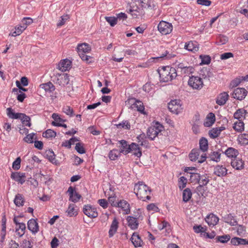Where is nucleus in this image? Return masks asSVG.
<instances>
[{
	"label": "nucleus",
	"instance_id": "nucleus-1",
	"mask_svg": "<svg viewBox=\"0 0 248 248\" xmlns=\"http://www.w3.org/2000/svg\"><path fill=\"white\" fill-rule=\"evenodd\" d=\"M134 191L138 198L142 201L151 199V189L142 182H139L135 185Z\"/></svg>",
	"mask_w": 248,
	"mask_h": 248
},
{
	"label": "nucleus",
	"instance_id": "nucleus-2",
	"mask_svg": "<svg viewBox=\"0 0 248 248\" xmlns=\"http://www.w3.org/2000/svg\"><path fill=\"white\" fill-rule=\"evenodd\" d=\"M158 72L161 81L164 82L172 80L177 75L175 69L169 66L163 67Z\"/></svg>",
	"mask_w": 248,
	"mask_h": 248
},
{
	"label": "nucleus",
	"instance_id": "nucleus-3",
	"mask_svg": "<svg viewBox=\"0 0 248 248\" xmlns=\"http://www.w3.org/2000/svg\"><path fill=\"white\" fill-rule=\"evenodd\" d=\"M137 211V214H135L134 217L127 216L126 217L127 225L133 230H136L138 228L139 224L138 220H142L143 217L140 210L139 209Z\"/></svg>",
	"mask_w": 248,
	"mask_h": 248
},
{
	"label": "nucleus",
	"instance_id": "nucleus-4",
	"mask_svg": "<svg viewBox=\"0 0 248 248\" xmlns=\"http://www.w3.org/2000/svg\"><path fill=\"white\" fill-rule=\"evenodd\" d=\"M158 31L162 34L166 35L170 33L172 30V25L171 23L164 21H161L158 24Z\"/></svg>",
	"mask_w": 248,
	"mask_h": 248
},
{
	"label": "nucleus",
	"instance_id": "nucleus-5",
	"mask_svg": "<svg viewBox=\"0 0 248 248\" xmlns=\"http://www.w3.org/2000/svg\"><path fill=\"white\" fill-rule=\"evenodd\" d=\"M188 85L194 89L200 90L203 87L202 79L199 77L192 76L189 78Z\"/></svg>",
	"mask_w": 248,
	"mask_h": 248
},
{
	"label": "nucleus",
	"instance_id": "nucleus-6",
	"mask_svg": "<svg viewBox=\"0 0 248 248\" xmlns=\"http://www.w3.org/2000/svg\"><path fill=\"white\" fill-rule=\"evenodd\" d=\"M247 93L248 92L245 88H237L234 90L232 96L233 98L241 101L245 99Z\"/></svg>",
	"mask_w": 248,
	"mask_h": 248
},
{
	"label": "nucleus",
	"instance_id": "nucleus-7",
	"mask_svg": "<svg viewBox=\"0 0 248 248\" xmlns=\"http://www.w3.org/2000/svg\"><path fill=\"white\" fill-rule=\"evenodd\" d=\"M67 192L69 195V200L74 203L78 202L81 198V195L76 191V188L71 186L69 187Z\"/></svg>",
	"mask_w": 248,
	"mask_h": 248
},
{
	"label": "nucleus",
	"instance_id": "nucleus-8",
	"mask_svg": "<svg viewBox=\"0 0 248 248\" xmlns=\"http://www.w3.org/2000/svg\"><path fill=\"white\" fill-rule=\"evenodd\" d=\"M168 108L171 112L178 114L180 112L181 106L180 105V101L177 100H171L168 103Z\"/></svg>",
	"mask_w": 248,
	"mask_h": 248
},
{
	"label": "nucleus",
	"instance_id": "nucleus-9",
	"mask_svg": "<svg viewBox=\"0 0 248 248\" xmlns=\"http://www.w3.org/2000/svg\"><path fill=\"white\" fill-rule=\"evenodd\" d=\"M83 213L91 218H95L98 216V213L96 208L90 205H85L83 209Z\"/></svg>",
	"mask_w": 248,
	"mask_h": 248
},
{
	"label": "nucleus",
	"instance_id": "nucleus-10",
	"mask_svg": "<svg viewBox=\"0 0 248 248\" xmlns=\"http://www.w3.org/2000/svg\"><path fill=\"white\" fill-rule=\"evenodd\" d=\"M11 178L21 184H23L26 181L25 173H21L20 172H12Z\"/></svg>",
	"mask_w": 248,
	"mask_h": 248
},
{
	"label": "nucleus",
	"instance_id": "nucleus-11",
	"mask_svg": "<svg viewBox=\"0 0 248 248\" xmlns=\"http://www.w3.org/2000/svg\"><path fill=\"white\" fill-rule=\"evenodd\" d=\"M231 165L235 170H241L244 168L245 164L242 159L236 157L232 160Z\"/></svg>",
	"mask_w": 248,
	"mask_h": 248
},
{
	"label": "nucleus",
	"instance_id": "nucleus-12",
	"mask_svg": "<svg viewBox=\"0 0 248 248\" xmlns=\"http://www.w3.org/2000/svg\"><path fill=\"white\" fill-rule=\"evenodd\" d=\"M120 145L119 146L120 153L124 155H127L130 152L131 144H128L127 142L125 140L119 141Z\"/></svg>",
	"mask_w": 248,
	"mask_h": 248
},
{
	"label": "nucleus",
	"instance_id": "nucleus-13",
	"mask_svg": "<svg viewBox=\"0 0 248 248\" xmlns=\"http://www.w3.org/2000/svg\"><path fill=\"white\" fill-rule=\"evenodd\" d=\"M184 48L189 51L195 52L199 50V44L196 41H190L186 43Z\"/></svg>",
	"mask_w": 248,
	"mask_h": 248
},
{
	"label": "nucleus",
	"instance_id": "nucleus-14",
	"mask_svg": "<svg viewBox=\"0 0 248 248\" xmlns=\"http://www.w3.org/2000/svg\"><path fill=\"white\" fill-rule=\"evenodd\" d=\"M28 229L33 233L35 234L39 231V226L36 220L31 218L30 219L27 223Z\"/></svg>",
	"mask_w": 248,
	"mask_h": 248
},
{
	"label": "nucleus",
	"instance_id": "nucleus-15",
	"mask_svg": "<svg viewBox=\"0 0 248 248\" xmlns=\"http://www.w3.org/2000/svg\"><path fill=\"white\" fill-rule=\"evenodd\" d=\"M227 169L222 165H217L214 170V174L218 177H223L227 174Z\"/></svg>",
	"mask_w": 248,
	"mask_h": 248
},
{
	"label": "nucleus",
	"instance_id": "nucleus-16",
	"mask_svg": "<svg viewBox=\"0 0 248 248\" xmlns=\"http://www.w3.org/2000/svg\"><path fill=\"white\" fill-rule=\"evenodd\" d=\"M71 67V62L66 59L61 61L58 65V68L62 71H66Z\"/></svg>",
	"mask_w": 248,
	"mask_h": 248
},
{
	"label": "nucleus",
	"instance_id": "nucleus-17",
	"mask_svg": "<svg viewBox=\"0 0 248 248\" xmlns=\"http://www.w3.org/2000/svg\"><path fill=\"white\" fill-rule=\"evenodd\" d=\"M222 220L225 223L229 224L232 226H236L237 225V221L231 214L225 215L222 217Z\"/></svg>",
	"mask_w": 248,
	"mask_h": 248
},
{
	"label": "nucleus",
	"instance_id": "nucleus-18",
	"mask_svg": "<svg viewBox=\"0 0 248 248\" xmlns=\"http://www.w3.org/2000/svg\"><path fill=\"white\" fill-rule=\"evenodd\" d=\"M117 207L121 208L124 212V214H129L130 213V204L125 200H121L117 204Z\"/></svg>",
	"mask_w": 248,
	"mask_h": 248
},
{
	"label": "nucleus",
	"instance_id": "nucleus-19",
	"mask_svg": "<svg viewBox=\"0 0 248 248\" xmlns=\"http://www.w3.org/2000/svg\"><path fill=\"white\" fill-rule=\"evenodd\" d=\"M119 222L116 217H114L111 224L109 230L108 231V235L109 237H112L116 232L118 228Z\"/></svg>",
	"mask_w": 248,
	"mask_h": 248
},
{
	"label": "nucleus",
	"instance_id": "nucleus-20",
	"mask_svg": "<svg viewBox=\"0 0 248 248\" xmlns=\"http://www.w3.org/2000/svg\"><path fill=\"white\" fill-rule=\"evenodd\" d=\"M229 95L226 92L221 93L216 99V103L220 106L224 105L228 100Z\"/></svg>",
	"mask_w": 248,
	"mask_h": 248
},
{
	"label": "nucleus",
	"instance_id": "nucleus-21",
	"mask_svg": "<svg viewBox=\"0 0 248 248\" xmlns=\"http://www.w3.org/2000/svg\"><path fill=\"white\" fill-rule=\"evenodd\" d=\"M218 217L213 214H210L205 218V221L209 226H215L218 222Z\"/></svg>",
	"mask_w": 248,
	"mask_h": 248
},
{
	"label": "nucleus",
	"instance_id": "nucleus-22",
	"mask_svg": "<svg viewBox=\"0 0 248 248\" xmlns=\"http://www.w3.org/2000/svg\"><path fill=\"white\" fill-rule=\"evenodd\" d=\"M69 76L66 73H64L60 76L58 78L57 81L60 86H64L69 83Z\"/></svg>",
	"mask_w": 248,
	"mask_h": 248
},
{
	"label": "nucleus",
	"instance_id": "nucleus-23",
	"mask_svg": "<svg viewBox=\"0 0 248 248\" xmlns=\"http://www.w3.org/2000/svg\"><path fill=\"white\" fill-rule=\"evenodd\" d=\"M248 112L244 108H239L233 114L235 119L238 121H242V119L245 118V116Z\"/></svg>",
	"mask_w": 248,
	"mask_h": 248
},
{
	"label": "nucleus",
	"instance_id": "nucleus-24",
	"mask_svg": "<svg viewBox=\"0 0 248 248\" xmlns=\"http://www.w3.org/2000/svg\"><path fill=\"white\" fill-rule=\"evenodd\" d=\"M131 149H130V152H132L133 153V155L138 157H140L141 155V149L139 147V145L136 143L132 142L131 144Z\"/></svg>",
	"mask_w": 248,
	"mask_h": 248
},
{
	"label": "nucleus",
	"instance_id": "nucleus-25",
	"mask_svg": "<svg viewBox=\"0 0 248 248\" xmlns=\"http://www.w3.org/2000/svg\"><path fill=\"white\" fill-rule=\"evenodd\" d=\"M231 243L232 245L234 246H238L240 245H245L248 244V240L246 239L234 237L231 239Z\"/></svg>",
	"mask_w": 248,
	"mask_h": 248
},
{
	"label": "nucleus",
	"instance_id": "nucleus-26",
	"mask_svg": "<svg viewBox=\"0 0 248 248\" xmlns=\"http://www.w3.org/2000/svg\"><path fill=\"white\" fill-rule=\"evenodd\" d=\"M131 240L135 247H141L142 246L141 243H142V241L139 235L136 232H134L133 233L131 238Z\"/></svg>",
	"mask_w": 248,
	"mask_h": 248
},
{
	"label": "nucleus",
	"instance_id": "nucleus-27",
	"mask_svg": "<svg viewBox=\"0 0 248 248\" xmlns=\"http://www.w3.org/2000/svg\"><path fill=\"white\" fill-rule=\"evenodd\" d=\"M7 116L11 119H21L23 113H15L13 112V109L11 108H8L6 109Z\"/></svg>",
	"mask_w": 248,
	"mask_h": 248
},
{
	"label": "nucleus",
	"instance_id": "nucleus-28",
	"mask_svg": "<svg viewBox=\"0 0 248 248\" xmlns=\"http://www.w3.org/2000/svg\"><path fill=\"white\" fill-rule=\"evenodd\" d=\"M77 49L78 53L80 52L88 53L89 52L91 49L90 46L86 43L78 45Z\"/></svg>",
	"mask_w": 248,
	"mask_h": 248
},
{
	"label": "nucleus",
	"instance_id": "nucleus-29",
	"mask_svg": "<svg viewBox=\"0 0 248 248\" xmlns=\"http://www.w3.org/2000/svg\"><path fill=\"white\" fill-rule=\"evenodd\" d=\"M225 154L229 157L236 158L239 153L237 150L232 148H228L224 152Z\"/></svg>",
	"mask_w": 248,
	"mask_h": 248
},
{
	"label": "nucleus",
	"instance_id": "nucleus-30",
	"mask_svg": "<svg viewBox=\"0 0 248 248\" xmlns=\"http://www.w3.org/2000/svg\"><path fill=\"white\" fill-rule=\"evenodd\" d=\"M40 87L44 89L46 92L48 93H52L55 89V86L51 82L41 84L40 85Z\"/></svg>",
	"mask_w": 248,
	"mask_h": 248
},
{
	"label": "nucleus",
	"instance_id": "nucleus-31",
	"mask_svg": "<svg viewBox=\"0 0 248 248\" xmlns=\"http://www.w3.org/2000/svg\"><path fill=\"white\" fill-rule=\"evenodd\" d=\"M209 182V176L207 174H204L202 175H200V180L199 181L198 184H199V186L197 187H202L203 186H206Z\"/></svg>",
	"mask_w": 248,
	"mask_h": 248
},
{
	"label": "nucleus",
	"instance_id": "nucleus-32",
	"mask_svg": "<svg viewBox=\"0 0 248 248\" xmlns=\"http://www.w3.org/2000/svg\"><path fill=\"white\" fill-rule=\"evenodd\" d=\"M156 129L152 126L148 128L147 131V137L151 140H153L158 135V133L156 131Z\"/></svg>",
	"mask_w": 248,
	"mask_h": 248
},
{
	"label": "nucleus",
	"instance_id": "nucleus-33",
	"mask_svg": "<svg viewBox=\"0 0 248 248\" xmlns=\"http://www.w3.org/2000/svg\"><path fill=\"white\" fill-rule=\"evenodd\" d=\"M76 205L74 203H71L69 205L66 213L67 216L70 217H75L78 215V211L75 209Z\"/></svg>",
	"mask_w": 248,
	"mask_h": 248
},
{
	"label": "nucleus",
	"instance_id": "nucleus-34",
	"mask_svg": "<svg viewBox=\"0 0 248 248\" xmlns=\"http://www.w3.org/2000/svg\"><path fill=\"white\" fill-rule=\"evenodd\" d=\"M131 100L133 101V105L136 106L138 111L142 114H144V106L143 103L139 100H136L135 98H132Z\"/></svg>",
	"mask_w": 248,
	"mask_h": 248
},
{
	"label": "nucleus",
	"instance_id": "nucleus-35",
	"mask_svg": "<svg viewBox=\"0 0 248 248\" xmlns=\"http://www.w3.org/2000/svg\"><path fill=\"white\" fill-rule=\"evenodd\" d=\"M231 239V236L229 234H225L221 236H217L215 238L216 243H226Z\"/></svg>",
	"mask_w": 248,
	"mask_h": 248
},
{
	"label": "nucleus",
	"instance_id": "nucleus-36",
	"mask_svg": "<svg viewBox=\"0 0 248 248\" xmlns=\"http://www.w3.org/2000/svg\"><path fill=\"white\" fill-rule=\"evenodd\" d=\"M200 150L204 152L208 149V143L207 140L205 138H202L199 141Z\"/></svg>",
	"mask_w": 248,
	"mask_h": 248
},
{
	"label": "nucleus",
	"instance_id": "nucleus-37",
	"mask_svg": "<svg viewBox=\"0 0 248 248\" xmlns=\"http://www.w3.org/2000/svg\"><path fill=\"white\" fill-rule=\"evenodd\" d=\"M6 218L5 215H4L1 219V226L2 229L1 231V237L2 241L4 240L5 239V235H6Z\"/></svg>",
	"mask_w": 248,
	"mask_h": 248
},
{
	"label": "nucleus",
	"instance_id": "nucleus-38",
	"mask_svg": "<svg viewBox=\"0 0 248 248\" xmlns=\"http://www.w3.org/2000/svg\"><path fill=\"white\" fill-rule=\"evenodd\" d=\"M200 151L198 149H193L189 154V157L191 161H196L200 155Z\"/></svg>",
	"mask_w": 248,
	"mask_h": 248
},
{
	"label": "nucleus",
	"instance_id": "nucleus-39",
	"mask_svg": "<svg viewBox=\"0 0 248 248\" xmlns=\"http://www.w3.org/2000/svg\"><path fill=\"white\" fill-rule=\"evenodd\" d=\"M221 154L217 151L211 152L209 154L208 158H209L211 160L218 162L220 161Z\"/></svg>",
	"mask_w": 248,
	"mask_h": 248
},
{
	"label": "nucleus",
	"instance_id": "nucleus-40",
	"mask_svg": "<svg viewBox=\"0 0 248 248\" xmlns=\"http://www.w3.org/2000/svg\"><path fill=\"white\" fill-rule=\"evenodd\" d=\"M192 192L189 188H186L183 192V201L185 202H188L192 197Z\"/></svg>",
	"mask_w": 248,
	"mask_h": 248
},
{
	"label": "nucleus",
	"instance_id": "nucleus-41",
	"mask_svg": "<svg viewBox=\"0 0 248 248\" xmlns=\"http://www.w3.org/2000/svg\"><path fill=\"white\" fill-rule=\"evenodd\" d=\"M14 202L17 206L19 207L24 205L25 201L23 196L20 194H17L16 195Z\"/></svg>",
	"mask_w": 248,
	"mask_h": 248
},
{
	"label": "nucleus",
	"instance_id": "nucleus-42",
	"mask_svg": "<svg viewBox=\"0 0 248 248\" xmlns=\"http://www.w3.org/2000/svg\"><path fill=\"white\" fill-rule=\"evenodd\" d=\"M26 29V25H20L15 27V31L11 33L13 36L19 35Z\"/></svg>",
	"mask_w": 248,
	"mask_h": 248
},
{
	"label": "nucleus",
	"instance_id": "nucleus-43",
	"mask_svg": "<svg viewBox=\"0 0 248 248\" xmlns=\"http://www.w3.org/2000/svg\"><path fill=\"white\" fill-rule=\"evenodd\" d=\"M239 143L241 145H248V134H242L238 137Z\"/></svg>",
	"mask_w": 248,
	"mask_h": 248
},
{
	"label": "nucleus",
	"instance_id": "nucleus-44",
	"mask_svg": "<svg viewBox=\"0 0 248 248\" xmlns=\"http://www.w3.org/2000/svg\"><path fill=\"white\" fill-rule=\"evenodd\" d=\"M17 226L18 227L16 228V232L20 237H21L25 233L26 230L25 224L20 223Z\"/></svg>",
	"mask_w": 248,
	"mask_h": 248
},
{
	"label": "nucleus",
	"instance_id": "nucleus-45",
	"mask_svg": "<svg viewBox=\"0 0 248 248\" xmlns=\"http://www.w3.org/2000/svg\"><path fill=\"white\" fill-rule=\"evenodd\" d=\"M233 128L237 132H242L244 130V123L242 121H238L234 124Z\"/></svg>",
	"mask_w": 248,
	"mask_h": 248
},
{
	"label": "nucleus",
	"instance_id": "nucleus-46",
	"mask_svg": "<svg viewBox=\"0 0 248 248\" xmlns=\"http://www.w3.org/2000/svg\"><path fill=\"white\" fill-rule=\"evenodd\" d=\"M207 119L209 120V122H206L204 123L205 126H210L212 125L215 122V115L214 113L210 112L208 114Z\"/></svg>",
	"mask_w": 248,
	"mask_h": 248
},
{
	"label": "nucleus",
	"instance_id": "nucleus-47",
	"mask_svg": "<svg viewBox=\"0 0 248 248\" xmlns=\"http://www.w3.org/2000/svg\"><path fill=\"white\" fill-rule=\"evenodd\" d=\"M121 153L120 151L117 149H113L109 152L108 157L110 160H115L118 158Z\"/></svg>",
	"mask_w": 248,
	"mask_h": 248
},
{
	"label": "nucleus",
	"instance_id": "nucleus-48",
	"mask_svg": "<svg viewBox=\"0 0 248 248\" xmlns=\"http://www.w3.org/2000/svg\"><path fill=\"white\" fill-rule=\"evenodd\" d=\"M190 181L191 182H195L198 183L199 181L200 180V174L196 172H190Z\"/></svg>",
	"mask_w": 248,
	"mask_h": 248
},
{
	"label": "nucleus",
	"instance_id": "nucleus-49",
	"mask_svg": "<svg viewBox=\"0 0 248 248\" xmlns=\"http://www.w3.org/2000/svg\"><path fill=\"white\" fill-rule=\"evenodd\" d=\"M42 136L43 137L46 138H55L56 136V132L51 129H49L43 132Z\"/></svg>",
	"mask_w": 248,
	"mask_h": 248
},
{
	"label": "nucleus",
	"instance_id": "nucleus-50",
	"mask_svg": "<svg viewBox=\"0 0 248 248\" xmlns=\"http://www.w3.org/2000/svg\"><path fill=\"white\" fill-rule=\"evenodd\" d=\"M45 155L51 162L53 163L55 160V155L52 150H48L46 152Z\"/></svg>",
	"mask_w": 248,
	"mask_h": 248
},
{
	"label": "nucleus",
	"instance_id": "nucleus-51",
	"mask_svg": "<svg viewBox=\"0 0 248 248\" xmlns=\"http://www.w3.org/2000/svg\"><path fill=\"white\" fill-rule=\"evenodd\" d=\"M187 179L184 176H181L178 180V186L180 190H182L186 186Z\"/></svg>",
	"mask_w": 248,
	"mask_h": 248
},
{
	"label": "nucleus",
	"instance_id": "nucleus-52",
	"mask_svg": "<svg viewBox=\"0 0 248 248\" xmlns=\"http://www.w3.org/2000/svg\"><path fill=\"white\" fill-rule=\"evenodd\" d=\"M21 120L22 121V123L23 125H25L30 127L31 125V123H30L31 118L29 116H27L25 114H23L22 117L21 118Z\"/></svg>",
	"mask_w": 248,
	"mask_h": 248
},
{
	"label": "nucleus",
	"instance_id": "nucleus-53",
	"mask_svg": "<svg viewBox=\"0 0 248 248\" xmlns=\"http://www.w3.org/2000/svg\"><path fill=\"white\" fill-rule=\"evenodd\" d=\"M118 128H124L125 129H130V124L127 121H123L122 123L116 125Z\"/></svg>",
	"mask_w": 248,
	"mask_h": 248
},
{
	"label": "nucleus",
	"instance_id": "nucleus-54",
	"mask_svg": "<svg viewBox=\"0 0 248 248\" xmlns=\"http://www.w3.org/2000/svg\"><path fill=\"white\" fill-rule=\"evenodd\" d=\"M105 19L112 27L114 26L117 23V18L114 16H106Z\"/></svg>",
	"mask_w": 248,
	"mask_h": 248
},
{
	"label": "nucleus",
	"instance_id": "nucleus-55",
	"mask_svg": "<svg viewBox=\"0 0 248 248\" xmlns=\"http://www.w3.org/2000/svg\"><path fill=\"white\" fill-rule=\"evenodd\" d=\"M220 134V133L217 127L212 128L209 132V135L210 138L212 139H215L217 138Z\"/></svg>",
	"mask_w": 248,
	"mask_h": 248
},
{
	"label": "nucleus",
	"instance_id": "nucleus-56",
	"mask_svg": "<svg viewBox=\"0 0 248 248\" xmlns=\"http://www.w3.org/2000/svg\"><path fill=\"white\" fill-rule=\"evenodd\" d=\"M75 150L80 154L85 153V150L83 146V144L81 142L76 143L75 146Z\"/></svg>",
	"mask_w": 248,
	"mask_h": 248
},
{
	"label": "nucleus",
	"instance_id": "nucleus-57",
	"mask_svg": "<svg viewBox=\"0 0 248 248\" xmlns=\"http://www.w3.org/2000/svg\"><path fill=\"white\" fill-rule=\"evenodd\" d=\"M173 57H174V56H172L171 54H169V52L167 50H166L164 53L160 55L159 56L157 57L153 58V59L156 60H159L160 59H170Z\"/></svg>",
	"mask_w": 248,
	"mask_h": 248
},
{
	"label": "nucleus",
	"instance_id": "nucleus-58",
	"mask_svg": "<svg viewBox=\"0 0 248 248\" xmlns=\"http://www.w3.org/2000/svg\"><path fill=\"white\" fill-rule=\"evenodd\" d=\"M63 112L66 114L67 115H69L70 117L74 116V110L70 106H65L62 108Z\"/></svg>",
	"mask_w": 248,
	"mask_h": 248
},
{
	"label": "nucleus",
	"instance_id": "nucleus-59",
	"mask_svg": "<svg viewBox=\"0 0 248 248\" xmlns=\"http://www.w3.org/2000/svg\"><path fill=\"white\" fill-rule=\"evenodd\" d=\"M194 71V68L193 67L191 66H186L185 68H184L183 70L182 71V73H183L185 74L188 75L189 74H192Z\"/></svg>",
	"mask_w": 248,
	"mask_h": 248
},
{
	"label": "nucleus",
	"instance_id": "nucleus-60",
	"mask_svg": "<svg viewBox=\"0 0 248 248\" xmlns=\"http://www.w3.org/2000/svg\"><path fill=\"white\" fill-rule=\"evenodd\" d=\"M237 235L242 236L246 232V227L242 225H239L236 230Z\"/></svg>",
	"mask_w": 248,
	"mask_h": 248
},
{
	"label": "nucleus",
	"instance_id": "nucleus-61",
	"mask_svg": "<svg viewBox=\"0 0 248 248\" xmlns=\"http://www.w3.org/2000/svg\"><path fill=\"white\" fill-rule=\"evenodd\" d=\"M34 133H31L27 135V136L24 138V140L28 143H32L33 142Z\"/></svg>",
	"mask_w": 248,
	"mask_h": 248
},
{
	"label": "nucleus",
	"instance_id": "nucleus-62",
	"mask_svg": "<svg viewBox=\"0 0 248 248\" xmlns=\"http://www.w3.org/2000/svg\"><path fill=\"white\" fill-rule=\"evenodd\" d=\"M21 159L17 157L13 163V168L15 170H18L20 167Z\"/></svg>",
	"mask_w": 248,
	"mask_h": 248
},
{
	"label": "nucleus",
	"instance_id": "nucleus-63",
	"mask_svg": "<svg viewBox=\"0 0 248 248\" xmlns=\"http://www.w3.org/2000/svg\"><path fill=\"white\" fill-rule=\"evenodd\" d=\"M202 59V63L208 64L211 62V58L208 55L200 56Z\"/></svg>",
	"mask_w": 248,
	"mask_h": 248
},
{
	"label": "nucleus",
	"instance_id": "nucleus-64",
	"mask_svg": "<svg viewBox=\"0 0 248 248\" xmlns=\"http://www.w3.org/2000/svg\"><path fill=\"white\" fill-rule=\"evenodd\" d=\"M32 242L31 241L24 239L22 241L21 246L22 247V248H32Z\"/></svg>",
	"mask_w": 248,
	"mask_h": 248
}]
</instances>
